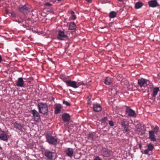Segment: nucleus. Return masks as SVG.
<instances>
[{
	"label": "nucleus",
	"instance_id": "obj_19",
	"mask_svg": "<svg viewBox=\"0 0 160 160\" xmlns=\"http://www.w3.org/2000/svg\"><path fill=\"white\" fill-rule=\"evenodd\" d=\"M70 116L69 114L64 113L62 116V118L64 122L68 121L70 119Z\"/></svg>",
	"mask_w": 160,
	"mask_h": 160
},
{
	"label": "nucleus",
	"instance_id": "obj_3",
	"mask_svg": "<svg viewBox=\"0 0 160 160\" xmlns=\"http://www.w3.org/2000/svg\"><path fill=\"white\" fill-rule=\"evenodd\" d=\"M31 112L34 121L37 122L40 121V116L38 112L35 109L31 110Z\"/></svg>",
	"mask_w": 160,
	"mask_h": 160
},
{
	"label": "nucleus",
	"instance_id": "obj_6",
	"mask_svg": "<svg viewBox=\"0 0 160 160\" xmlns=\"http://www.w3.org/2000/svg\"><path fill=\"white\" fill-rule=\"evenodd\" d=\"M67 87H72L74 88H77L76 82L71 80L64 81Z\"/></svg>",
	"mask_w": 160,
	"mask_h": 160
},
{
	"label": "nucleus",
	"instance_id": "obj_10",
	"mask_svg": "<svg viewBox=\"0 0 160 160\" xmlns=\"http://www.w3.org/2000/svg\"><path fill=\"white\" fill-rule=\"evenodd\" d=\"M111 151L107 148H103L101 152L102 155L104 157H109L110 156Z\"/></svg>",
	"mask_w": 160,
	"mask_h": 160
},
{
	"label": "nucleus",
	"instance_id": "obj_13",
	"mask_svg": "<svg viewBox=\"0 0 160 160\" xmlns=\"http://www.w3.org/2000/svg\"><path fill=\"white\" fill-rule=\"evenodd\" d=\"M16 86L20 87H24V81L22 78H19L16 82Z\"/></svg>",
	"mask_w": 160,
	"mask_h": 160
},
{
	"label": "nucleus",
	"instance_id": "obj_38",
	"mask_svg": "<svg viewBox=\"0 0 160 160\" xmlns=\"http://www.w3.org/2000/svg\"><path fill=\"white\" fill-rule=\"evenodd\" d=\"M2 61V57H1V56L0 55V62Z\"/></svg>",
	"mask_w": 160,
	"mask_h": 160
},
{
	"label": "nucleus",
	"instance_id": "obj_35",
	"mask_svg": "<svg viewBox=\"0 0 160 160\" xmlns=\"http://www.w3.org/2000/svg\"><path fill=\"white\" fill-rule=\"evenodd\" d=\"M94 160H102L99 157H96Z\"/></svg>",
	"mask_w": 160,
	"mask_h": 160
},
{
	"label": "nucleus",
	"instance_id": "obj_17",
	"mask_svg": "<svg viewBox=\"0 0 160 160\" xmlns=\"http://www.w3.org/2000/svg\"><path fill=\"white\" fill-rule=\"evenodd\" d=\"M155 133L153 132V131L151 130L149 131V138L151 141L155 142L156 139L155 138Z\"/></svg>",
	"mask_w": 160,
	"mask_h": 160
},
{
	"label": "nucleus",
	"instance_id": "obj_36",
	"mask_svg": "<svg viewBox=\"0 0 160 160\" xmlns=\"http://www.w3.org/2000/svg\"><path fill=\"white\" fill-rule=\"evenodd\" d=\"M45 5L47 6H51V4L50 3H49L47 2V3H46Z\"/></svg>",
	"mask_w": 160,
	"mask_h": 160
},
{
	"label": "nucleus",
	"instance_id": "obj_44",
	"mask_svg": "<svg viewBox=\"0 0 160 160\" xmlns=\"http://www.w3.org/2000/svg\"><path fill=\"white\" fill-rule=\"evenodd\" d=\"M85 160V159H83V160Z\"/></svg>",
	"mask_w": 160,
	"mask_h": 160
},
{
	"label": "nucleus",
	"instance_id": "obj_4",
	"mask_svg": "<svg viewBox=\"0 0 160 160\" xmlns=\"http://www.w3.org/2000/svg\"><path fill=\"white\" fill-rule=\"evenodd\" d=\"M149 83L150 81L149 80L145 79L142 78L138 80V84L141 88L142 87H146Z\"/></svg>",
	"mask_w": 160,
	"mask_h": 160
},
{
	"label": "nucleus",
	"instance_id": "obj_28",
	"mask_svg": "<svg viewBox=\"0 0 160 160\" xmlns=\"http://www.w3.org/2000/svg\"><path fill=\"white\" fill-rule=\"evenodd\" d=\"M70 14L71 15L72 18L73 20H75L76 18V16L75 15V12L72 11L71 10L70 11Z\"/></svg>",
	"mask_w": 160,
	"mask_h": 160
},
{
	"label": "nucleus",
	"instance_id": "obj_37",
	"mask_svg": "<svg viewBox=\"0 0 160 160\" xmlns=\"http://www.w3.org/2000/svg\"><path fill=\"white\" fill-rule=\"evenodd\" d=\"M139 148L140 149H141L142 145L141 144H139Z\"/></svg>",
	"mask_w": 160,
	"mask_h": 160
},
{
	"label": "nucleus",
	"instance_id": "obj_2",
	"mask_svg": "<svg viewBox=\"0 0 160 160\" xmlns=\"http://www.w3.org/2000/svg\"><path fill=\"white\" fill-rule=\"evenodd\" d=\"M46 142L49 144L56 145L58 143V138L56 136H53L50 133L45 135Z\"/></svg>",
	"mask_w": 160,
	"mask_h": 160
},
{
	"label": "nucleus",
	"instance_id": "obj_33",
	"mask_svg": "<svg viewBox=\"0 0 160 160\" xmlns=\"http://www.w3.org/2000/svg\"><path fill=\"white\" fill-rule=\"evenodd\" d=\"M109 124L110 126H113L114 125V123L112 121H109Z\"/></svg>",
	"mask_w": 160,
	"mask_h": 160
},
{
	"label": "nucleus",
	"instance_id": "obj_9",
	"mask_svg": "<svg viewBox=\"0 0 160 160\" xmlns=\"http://www.w3.org/2000/svg\"><path fill=\"white\" fill-rule=\"evenodd\" d=\"M121 125L124 129V132H128L129 130L128 129V125L127 121L124 119H122L121 121Z\"/></svg>",
	"mask_w": 160,
	"mask_h": 160
},
{
	"label": "nucleus",
	"instance_id": "obj_26",
	"mask_svg": "<svg viewBox=\"0 0 160 160\" xmlns=\"http://www.w3.org/2000/svg\"><path fill=\"white\" fill-rule=\"evenodd\" d=\"M117 15V13L114 11H112L109 13V17L111 18H113L116 17Z\"/></svg>",
	"mask_w": 160,
	"mask_h": 160
},
{
	"label": "nucleus",
	"instance_id": "obj_29",
	"mask_svg": "<svg viewBox=\"0 0 160 160\" xmlns=\"http://www.w3.org/2000/svg\"><path fill=\"white\" fill-rule=\"evenodd\" d=\"M108 120L107 117H104L102 118L101 120V122L102 123H106L107 121Z\"/></svg>",
	"mask_w": 160,
	"mask_h": 160
},
{
	"label": "nucleus",
	"instance_id": "obj_5",
	"mask_svg": "<svg viewBox=\"0 0 160 160\" xmlns=\"http://www.w3.org/2000/svg\"><path fill=\"white\" fill-rule=\"evenodd\" d=\"M126 112L129 117H135L136 116L135 111L130 108L129 107H126Z\"/></svg>",
	"mask_w": 160,
	"mask_h": 160
},
{
	"label": "nucleus",
	"instance_id": "obj_15",
	"mask_svg": "<svg viewBox=\"0 0 160 160\" xmlns=\"http://www.w3.org/2000/svg\"><path fill=\"white\" fill-rule=\"evenodd\" d=\"M147 149H145L144 150L143 153L145 154H148L149 151H152L154 148V147L151 143H150L148 145Z\"/></svg>",
	"mask_w": 160,
	"mask_h": 160
},
{
	"label": "nucleus",
	"instance_id": "obj_39",
	"mask_svg": "<svg viewBox=\"0 0 160 160\" xmlns=\"http://www.w3.org/2000/svg\"><path fill=\"white\" fill-rule=\"evenodd\" d=\"M86 1L89 2H91V0H86Z\"/></svg>",
	"mask_w": 160,
	"mask_h": 160
},
{
	"label": "nucleus",
	"instance_id": "obj_11",
	"mask_svg": "<svg viewBox=\"0 0 160 160\" xmlns=\"http://www.w3.org/2000/svg\"><path fill=\"white\" fill-rule=\"evenodd\" d=\"M65 152L67 156L72 158L74 154V149L71 148H68L65 150Z\"/></svg>",
	"mask_w": 160,
	"mask_h": 160
},
{
	"label": "nucleus",
	"instance_id": "obj_23",
	"mask_svg": "<svg viewBox=\"0 0 160 160\" xmlns=\"http://www.w3.org/2000/svg\"><path fill=\"white\" fill-rule=\"evenodd\" d=\"M76 28V25L74 22H71L69 24V29L70 30H74Z\"/></svg>",
	"mask_w": 160,
	"mask_h": 160
},
{
	"label": "nucleus",
	"instance_id": "obj_18",
	"mask_svg": "<svg viewBox=\"0 0 160 160\" xmlns=\"http://www.w3.org/2000/svg\"><path fill=\"white\" fill-rule=\"evenodd\" d=\"M29 9V8L27 5L21 6L19 8V10L20 12H23L27 13Z\"/></svg>",
	"mask_w": 160,
	"mask_h": 160
},
{
	"label": "nucleus",
	"instance_id": "obj_16",
	"mask_svg": "<svg viewBox=\"0 0 160 160\" xmlns=\"http://www.w3.org/2000/svg\"><path fill=\"white\" fill-rule=\"evenodd\" d=\"M93 111L95 112H99L102 110L101 106L97 103H95L93 105Z\"/></svg>",
	"mask_w": 160,
	"mask_h": 160
},
{
	"label": "nucleus",
	"instance_id": "obj_31",
	"mask_svg": "<svg viewBox=\"0 0 160 160\" xmlns=\"http://www.w3.org/2000/svg\"><path fill=\"white\" fill-rule=\"evenodd\" d=\"M63 103L67 106H69L70 105V103L68 102L65 100L63 101Z\"/></svg>",
	"mask_w": 160,
	"mask_h": 160
},
{
	"label": "nucleus",
	"instance_id": "obj_27",
	"mask_svg": "<svg viewBox=\"0 0 160 160\" xmlns=\"http://www.w3.org/2000/svg\"><path fill=\"white\" fill-rule=\"evenodd\" d=\"M94 136L93 133H89L88 136V139L91 141H92L93 139V137Z\"/></svg>",
	"mask_w": 160,
	"mask_h": 160
},
{
	"label": "nucleus",
	"instance_id": "obj_14",
	"mask_svg": "<svg viewBox=\"0 0 160 160\" xmlns=\"http://www.w3.org/2000/svg\"><path fill=\"white\" fill-rule=\"evenodd\" d=\"M148 4L149 7L152 8L159 6V4L156 0H151L148 2Z\"/></svg>",
	"mask_w": 160,
	"mask_h": 160
},
{
	"label": "nucleus",
	"instance_id": "obj_40",
	"mask_svg": "<svg viewBox=\"0 0 160 160\" xmlns=\"http://www.w3.org/2000/svg\"><path fill=\"white\" fill-rule=\"evenodd\" d=\"M22 26H23L24 27V28H25V27H26V26H25V25H24V24H23V25H22Z\"/></svg>",
	"mask_w": 160,
	"mask_h": 160
},
{
	"label": "nucleus",
	"instance_id": "obj_34",
	"mask_svg": "<svg viewBox=\"0 0 160 160\" xmlns=\"http://www.w3.org/2000/svg\"><path fill=\"white\" fill-rule=\"evenodd\" d=\"M11 15V16L13 18L15 17H16V14L15 13L13 12H11L10 13Z\"/></svg>",
	"mask_w": 160,
	"mask_h": 160
},
{
	"label": "nucleus",
	"instance_id": "obj_22",
	"mask_svg": "<svg viewBox=\"0 0 160 160\" xmlns=\"http://www.w3.org/2000/svg\"><path fill=\"white\" fill-rule=\"evenodd\" d=\"M112 82L111 78L109 77H107L104 81L105 83L108 85H109L111 84Z\"/></svg>",
	"mask_w": 160,
	"mask_h": 160
},
{
	"label": "nucleus",
	"instance_id": "obj_30",
	"mask_svg": "<svg viewBox=\"0 0 160 160\" xmlns=\"http://www.w3.org/2000/svg\"><path fill=\"white\" fill-rule=\"evenodd\" d=\"M159 128L157 126H156L153 129V132L157 134L158 132Z\"/></svg>",
	"mask_w": 160,
	"mask_h": 160
},
{
	"label": "nucleus",
	"instance_id": "obj_43",
	"mask_svg": "<svg viewBox=\"0 0 160 160\" xmlns=\"http://www.w3.org/2000/svg\"><path fill=\"white\" fill-rule=\"evenodd\" d=\"M80 158V157H79L78 158L79 159Z\"/></svg>",
	"mask_w": 160,
	"mask_h": 160
},
{
	"label": "nucleus",
	"instance_id": "obj_1",
	"mask_svg": "<svg viewBox=\"0 0 160 160\" xmlns=\"http://www.w3.org/2000/svg\"><path fill=\"white\" fill-rule=\"evenodd\" d=\"M37 106L40 113L44 115L47 114L48 112V108L47 103L42 102H39Z\"/></svg>",
	"mask_w": 160,
	"mask_h": 160
},
{
	"label": "nucleus",
	"instance_id": "obj_42",
	"mask_svg": "<svg viewBox=\"0 0 160 160\" xmlns=\"http://www.w3.org/2000/svg\"><path fill=\"white\" fill-rule=\"evenodd\" d=\"M6 13L8 14V10H6Z\"/></svg>",
	"mask_w": 160,
	"mask_h": 160
},
{
	"label": "nucleus",
	"instance_id": "obj_8",
	"mask_svg": "<svg viewBox=\"0 0 160 160\" xmlns=\"http://www.w3.org/2000/svg\"><path fill=\"white\" fill-rule=\"evenodd\" d=\"M68 36L65 34L64 32L63 31L59 30L57 36V38L60 40H64V38H67Z\"/></svg>",
	"mask_w": 160,
	"mask_h": 160
},
{
	"label": "nucleus",
	"instance_id": "obj_21",
	"mask_svg": "<svg viewBox=\"0 0 160 160\" xmlns=\"http://www.w3.org/2000/svg\"><path fill=\"white\" fill-rule=\"evenodd\" d=\"M14 128L19 131H21L22 130V126L21 124L17 122H15L13 124Z\"/></svg>",
	"mask_w": 160,
	"mask_h": 160
},
{
	"label": "nucleus",
	"instance_id": "obj_12",
	"mask_svg": "<svg viewBox=\"0 0 160 160\" xmlns=\"http://www.w3.org/2000/svg\"><path fill=\"white\" fill-rule=\"evenodd\" d=\"M44 155L47 158V159L52 160L53 158L52 152L48 150H46L44 152Z\"/></svg>",
	"mask_w": 160,
	"mask_h": 160
},
{
	"label": "nucleus",
	"instance_id": "obj_20",
	"mask_svg": "<svg viewBox=\"0 0 160 160\" xmlns=\"http://www.w3.org/2000/svg\"><path fill=\"white\" fill-rule=\"evenodd\" d=\"M61 108L62 106L60 104H58L56 105L55 108V114L59 113L61 111Z\"/></svg>",
	"mask_w": 160,
	"mask_h": 160
},
{
	"label": "nucleus",
	"instance_id": "obj_25",
	"mask_svg": "<svg viewBox=\"0 0 160 160\" xmlns=\"http://www.w3.org/2000/svg\"><path fill=\"white\" fill-rule=\"evenodd\" d=\"M159 90V89L158 88H155L153 89V93L152 94V96L153 97H155Z\"/></svg>",
	"mask_w": 160,
	"mask_h": 160
},
{
	"label": "nucleus",
	"instance_id": "obj_32",
	"mask_svg": "<svg viewBox=\"0 0 160 160\" xmlns=\"http://www.w3.org/2000/svg\"><path fill=\"white\" fill-rule=\"evenodd\" d=\"M82 84V83L80 82H76L77 88H78Z\"/></svg>",
	"mask_w": 160,
	"mask_h": 160
},
{
	"label": "nucleus",
	"instance_id": "obj_7",
	"mask_svg": "<svg viewBox=\"0 0 160 160\" xmlns=\"http://www.w3.org/2000/svg\"><path fill=\"white\" fill-rule=\"evenodd\" d=\"M9 137L5 131L0 130V139L7 142Z\"/></svg>",
	"mask_w": 160,
	"mask_h": 160
},
{
	"label": "nucleus",
	"instance_id": "obj_24",
	"mask_svg": "<svg viewBox=\"0 0 160 160\" xmlns=\"http://www.w3.org/2000/svg\"><path fill=\"white\" fill-rule=\"evenodd\" d=\"M143 5L142 3L141 2H137L135 4V8L137 9L141 8Z\"/></svg>",
	"mask_w": 160,
	"mask_h": 160
},
{
	"label": "nucleus",
	"instance_id": "obj_41",
	"mask_svg": "<svg viewBox=\"0 0 160 160\" xmlns=\"http://www.w3.org/2000/svg\"><path fill=\"white\" fill-rule=\"evenodd\" d=\"M118 1H120V2H122V1L123 0H118Z\"/></svg>",
	"mask_w": 160,
	"mask_h": 160
}]
</instances>
